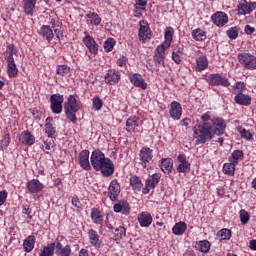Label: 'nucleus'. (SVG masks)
I'll list each match as a JSON object with an SVG mask.
<instances>
[{
	"mask_svg": "<svg viewBox=\"0 0 256 256\" xmlns=\"http://www.w3.org/2000/svg\"><path fill=\"white\" fill-rule=\"evenodd\" d=\"M234 93H243L245 91V82H236L233 86Z\"/></svg>",
	"mask_w": 256,
	"mask_h": 256,
	"instance_id": "nucleus-56",
	"label": "nucleus"
},
{
	"mask_svg": "<svg viewBox=\"0 0 256 256\" xmlns=\"http://www.w3.org/2000/svg\"><path fill=\"white\" fill-rule=\"evenodd\" d=\"M238 61L240 65L247 69L248 71H255L256 70V56L249 53L243 52L238 54Z\"/></svg>",
	"mask_w": 256,
	"mask_h": 256,
	"instance_id": "nucleus-5",
	"label": "nucleus"
},
{
	"mask_svg": "<svg viewBox=\"0 0 256 256\" xmlns=\"http://www.w3.org/2000/svg\"><path fill=\"white\" fill-rule=\"evenodd\" d=\"M160 181H161V174L155 173L149 176L145 181V187L142 189L143 195H149V192L155 189V187L159 185Z\"/></svg>",
	"mask_w": 256,
	"mask_h": 256,
	"instance_id": "nucleus-10",
	"label": "nucleus"
},
{
	"mask_svg": "<svg viewBox=\"0 0 256 256\" xmlns=\"http://www.w3.org/2000/svg\"><path fill=\"white\" fill-rule=\"evenodd\" d=\"M88 235V241L91 247H95L96 249H101V245H103V241L101 240V236H99V233L97 230L91 228L87 232Z\"/></svg>",
	"mask_w": 256,
	"mask_h": 256,
	"instance_id": "nucleus-16",
	"label": "nucleus"
},
{
	"mask_svg": "<svg viewBox=\"0 0 256 256\" xmlns=\"http://www.w3.org/2000/svg\"><path fill=\"white\" fill-rule=\"evenodd\" d=\"M90 163L94 171H100L103 177H111L115 173V164L99 149H95L91 153Z\"/></svg>",
	"mask_w": 256,
	"mask_h": 256,
	"instance_id": "nucleus-2",
	"label": "nucleus"
},
{
	"mask_svg": "<svg viewBox=\"0 0 256 256\" xmlns=\"http://www.w3.org/2000/svg\"><path fill=\"white\" fill-rule=\"evenodd\" d=\"M38 35L48 43H51V41H53V39L55 38V33H53L51 26H47V25L41 26V28L38 30Z\"/></svg>",
	"mask_w": 256,
	"mask_h": 256,
	"instance_id": "nucleus-22",
	"label": "nucleus"
},
{
	"mask_svg": "<svg viewBox=\"0 0 256 256\" xmlns=\"http://www.w3.org/2000/svg\"><path fill=\"white\" fill-rule=\"evenodd\" d=\"M173 35H175V29L171 26L166 27L164 30V42L160 44V46L169 49V47H171V42L173 41Z\"/></svg>",
	"mask_w": 256,
	"mask_h": 256,
	"instance_id": "nucleus-25",
	"label": "nucleus"
},
{
	"mask_svg": "<svg viewBox=\"0 0 256 256\" xmlns=\"http://www.w3.org/2000/svg\"><path fill=\"white\" fill-rule=\"evenodd\" d=\"M81 110L79 95L70 94L64 102V113L69 121L75 125L77 123V113Z\"/></svg>",
	"mask_w": 256,
	"mask_h": 256,
	"instance_id": "nucleus-3",
	"label": "nucleus"
},
{
	"mask_svg": "<svg viewBox=\"0 0 256 256\" xmlns=\"http://www.w3.org/2000/svg\"><path fill=\"white\" fill-rule=\"evenodd\" d=\"M227 122L222 117H213L209 112L200 116V122L193 128V137L196 139V145H205L211 141L215 135L221 137L225 135Z\"/></svg>",
	"mask_w": 256,
	"mask_h": 256,
	"instance_id": "nucleus-1",
	"label": "nucleus"
},
{
	"mask_svg": "<svg viewBox=\"0 0 256 256\" xmlns=\"http://www.w3.org/2000/svg\"><path fill=\"white\" fill-rule=\"evenodd\" d=\"M44 133L47 134L48 139H53L57 135V126L51 116L45 119Z\"/></svg>",
	"mask_w": 256,
	"mask_h": 256,
	"instance_id": "nucleus-18",
	"label": "nucleus"
},
{
	"mask_svg": "<svg viewBox=\"0 0 256 256\" xmlns=\"http://www.w3.org/2000/svg\"><path fill=\"white\" fill-rule=\"evenodd\" d=\"M183 46H178L176 50L172 52V61L176 63V65H180L181 61H183Z\"/></svg>",
	"mask_w": 256,
	"mask_h": 256,
	"instance_id": "nucleus-41",
	"label": "nucleus"
},
{
	"mask_svg": "<svg viewBox=\"0 0 256 256\" xmlns=\"http://www.w3.org/2000/svg\"><path fill=\"white\" fill-rule=\"evenodd\" d=\"M50 29L54 31L56 38L61 40V35H63V32H61L57 27H61V22L59 20H55V18H50L49 25Z\"/></svg>",
	"mask_w": 256,
	"mask_h": 256,
	"instance_id": "nucleus-36",
	"label": "nucleus"
},
{
	"mask_svg": "<svg viewBox=\"0 0 256 256\" xmlns=\"http://www.w3.org/2000/svg\"><path fill=\"white\" fill-rule=\"evenodd\" d=\"M244 32L246 35H253L255 33V28L251 27V25H246L244 28Z\"/></svg>",
	"mask_w": 256,
	"mask_h": 256,
	"instance_id": "nucleus-63",
	"label": "nucleus"
},
{
	"mask_svg": "<svg viewBox=\"0 0 256 256\" xmlns=\"http://www.w3.org/2000/svg\"><path fill=\"white\" fill-rule=\"evenodd\" d=\"M85 37L82 39V43L87 47L91 55H97L99 53V44L95 41L93 36L89 35L88 31H84Z\"/></svg>",
	"mask_w": 256,
	"mask_h": 256,
	"instance_id": "nucleus-9",
	"label": "nucleus"
},
{
	"mask_svg": "<svg viewBox=\"0 0 256 256\" xmlns=\"http://www.w3.org/2000/svg\"><path fill=\"white\" fill-rule=\"evenodd\" d=\"M130 187L135 193H141L143 189V181L141 180V177L137 175H132L129 178Z\"/></svg>",
	"mask_w": 256,
	"mask_h": 256,
	"instance_id": "nucleus-26",
	"label": "nucleus"
},
{
	"mask_svg": "<svg viewBox=\"0 0 256 256\" xmlns=\"http://www.w3.org/2000/svg\"><path fill=\"white\" fill-rule=\"evenodd\" d=\"M160 167L164 173L169 175V173H171V171H173V159L163 158L161 160Z\"/></svg>",
	"mask_w": 256,
	"mask_h": 256,
	"instance_id": "nucleus-38",
	"label": "nucleus"
},
{
	"mask_svg": "<svg viewBox=\"0 0 256 256\" xmlns=\"http://www.w3.org/2000/svg\"><path fill=\"white\" fill-rule=\"evenodd\" d=\"M145 7H147V0H138L135 4V9H142V11H145Z\"/></svg>",
	"mask_w": 256,
	"mask_h": 256,
	"instance_id": "nucleus-60",
	"label": "nucleus"
},
{
	"mask_svg": "<svg viewBox=\"0 0 256 256\" xmlns=\"http://www.w3.org/2000/svg\"><path fill=\"white\" fill-rule=\"evenodd\" d=\"M243 159H245V153H243V150L239 149L234 150L228 157V161L234 165H239V161H243Z\"/></svg>",
	"mask_w": 256,
	"mask_h": 256,
	"instance_id": "nucleus-33",
	"label": "nucleus"
},
{
	"mask_svg": "<svg viewBox=\"0 0 256 256\" xmlns=\"http://www.w3.org/2000/svg\"><path fill=\"white\" fill-rule=\"evenodd\" d=\"M35 243H37V238L34 235H29L23 241V250L25 253H31L35 249Z\"/></svg>",
	"mask_w": 256,
	"mask_h": 256,
	"instance_id": "nucleus-30",
	"label": "nucleus"
},
{
	"mask_svg": "<svg viewBox=\"0 0 256 256\" xmlns=\"http://www.w3.org/2000/svg\"><path fill=\"white\" fill-rule=\"evenodd\" d=\"M92 107L93 109H95V111H101V109L103 108V100L99 97H94L92 99Z\"/></svg>",
	"mask_w": 256,
	"mask_h": 256,
	"instance_id": "nucleus-51",
	"label": "nucleus"
},
{
	"mask_svg": "<svg viewBox=\"0 0 256 256\" xmlns=\"http://www.w3.org/2000/svg\"><path fill=\"white\" fill-rule=\"evenodd\" d=\"M71 203H72L73 207H76L77 209H81L82 204L78 197H73Z\"/></svg>",
	"mask_w": 256,
	"mask_h": 256,
	"instance_id": "nucleus-62",
	"label": "nucleus"
},
{
	"mask_svg": "<svg viewBox=\"0 0 256 256\" xmlns=\"http://www.w3.org/2000/svg\"><path fill=\"white\" fill-rule=\"evenodd\" d=\"M169 115L173 121H179L183 115V107L181 103L172 101L169 108Z\"/></svg>",
	"mask_w": 256,
	"mask_h": 256,
	"instance_id": "nucleus-15",
	"label": "nucleus"
},
{
	"mask_svg": "<svg viewBox=\"0 0 256 256\" xmlns=\"http://www.w3.org/2000/svg\"><path fill=\"white\" fill-rule=\"evenodd\" d=\"M192 39L195 41H205L207 39V32L201 28L194 29L192 31Z\"/></svg>",
	"mask_w": 256,
	"mask_h": 256,
	"instance_id": "nucleus-43",
	"label": "nucleus"
},
{
	"mask_svg": "<svg viewBox=\"0 0 256 256\" xmlns=\"http://www.w3.org/2000/svg\"><path fill=\"white\" fill-rule=\"evenodd\" d=\"M115 213H122V215H129L131 213V206L125 201H119L113 206Z\"/></svg>",
	"mask_w": 256,
	"mask_h": 256,
	"instance_id": "nucleus-28",
	"label": "nucleus"
},
{
	"mask_svg": "<svg viewBox=\"0 0 256 256\" xmlns=\"http://www.w3.org/2000/svg\"><path fill=\"white\" fill-rule=\"evenodd\" d=\"M240 135L242 139H246V141H251L253 139V133L245 128L240 130Z\"/></svg>",
	"mask_w": 256,
	"mask_h": 256,
	"instance_id": "nucleus-55",
	"label": "nucleus"
},
{
	"mask_svg": "<svg viewBox=\"0 0 256 256\" xmlns=\"http://www.w3.org/2000/svg\"><path fill=\"white\" fill-rule=\"evenodd\" d=\"M22 213L23 215H27V219L31 221L33 219V209L31 206L25 204L22 206Z\"/></svg>",
	"mask_w": 256,
	"mask_h": 256,
	"instance_id": "nucleus-52",
	"label": "nucleus"
},
{
	"mask_svg": "<svg viewBox=\"0 0 256 256\" xmlns=\"http://www.w3.org/2000/svg\"><path fill=\"white\" fill-rule=\"evenodd\" d=\"M7 51H9L8 57H13V55H17V53H19L17 47H15L13 44H9L7 46Z\"/></svg>",
	"mask_w": 256,
	"mask_h": 256,
	"instance_id": "nucleus-58",
	"label": "nucleus"
},
{
	"mask_svg": "<svg viewBox=\"0 0 256 256\" xmlns=\"http://www.w3.org/2000/svg\"><path fill=\"white\" fill-rule=\"evenodd\" d=\"M151 161H153V149L142 147L139 153V165H141L143 169H147V167L151 165Z\"/></svg>",
	"mask_w": 256,
	"mask_h": 256,
	"instance_id": "nucleus-8",
	"label": "nucleus"
},
{
	"mask_svg": "<svg viewBox=\"0 0 256 256\" xmlns=\"http://www.w3.org/2000/svg\"><path fill=\"white\" fill-rule=\"evenodd\" d=\"M177 173H190L191 172V163L184 162L180 163L177 168Z\"/></svg>",
	"mask_w": 256,
	"mask_h": 256,
	"instance_id": "nucleus-49",
	"label": "nucleus"
},
{
	"mask_svg": "<svg viewBox=\"0 0 256 256\" xmlns=\"http://www.w3.org/2000/svg\"><path fill=\"white\" fill-rule=\"evenodd\" d=\"M129 81L134 87H138L139 89H142L145 91L147 89L148 85L147 82H145V79L143 76L139 73H134L129 76Z\"/></svg>",
	"mask_w": 256,
	"mask_h": 256,
	"instance_id": "nucleus-21",
	"label": "nucleus"
},
{
	"mask_svg": "<svg viewBox=\"0 0 256 256\" xmlns=\"http://www.w3.org/2000/svg\"><path fill=\"white\" fill-rule=\"evenodd\" d=\"M187 231V223L184 221L177 222L173 228H172V233L173 235L181 236Z\"/></svg>",
	"mask_w": 256,
	"mask_h": 256,
	"instance_id": "nucleus-39",
	"label": "nucleus"
},
{
	"mask_svg": "<svg viewBox=\"0 0 256 256\" xmlns=\"http://www.w3.org/2000/svg\"><path fill=\"white\" fill-rule=\"evenodd\" d=\"M135 127H139V117L132 116L126 120V131L127 133H137V129Z\"/></svg>",
	"mask_w": 256,
	"mask_h": 256,
	"instance_id": "nucleus-29",
	"label": "nucleus"
},
{
	"mask_svg": "<svg viewBox=\"0 0 256 256\" xmlns=\"http://www.w3.org/2000/svg\"><path fill=\"white\" fill-rule=\"evenodd\" d=\"M90 217L95 225H103V213L99 208H92Z\"/></svg>",
	"mask_w": 256,
	"mask_h": 256,
	"instance_id": "nucleus-34",
	"label": "nucleus"
},
{
	"mask_svg": "<svg viewBox=\"0 0 256 256\" xmlns=\"http://www.w3.org/2000/svg\"><path fill=\"white\" fill-rule=\"evenodd\" d=\"M121 195V184L119 180L113 179L108 186V197L110 201L115 202Z\"/></svg>",
	"mask_w": 256,
	"mask_h": 256,
	"instance_id": "nucleus-11",
	"label": "nucleus"
},
{
	"mask_svg": "<svg viewBox=\"0 0 256 256\" xmlns=\"http://www.w3.org/2000/svg\"><path fill=\"white\" fill-rule=\"evenodd\" d=\"M22 4L24 13L30 17H33V14L35 13V5H37V0H23Z\"/></svg>",
	"mask_w": 256,
	"mask_h": 256,
	"instance_id": "nucleus-31",
	"label": "nucleus"
},
{
	"mask_svg": "<svg viewBox=\"0 0 256 256\" xmlns=\"http://www.w3.org/2000/svg\"><path fill=\"white\" fill-rule=\"evenodd\" d=\"M50 109L54 115H61L63 113V104H50Z\"/></svg>",
	"mask_w": 256,
	"mask_h": 256,
	"instance_id": "nucleus-54",
	"label": "nucleus"
},
{
	"mask_svg": "<svg viewBox=\"0 0 256 256\" xmlns=\"http://www.w3.org/2000/svg\"><path fill=\"white\" fill-rule=\"evenodd\" d=\"M206 81L211 87H231L229 78L223 77L219 73L210 74Z\"/></svg>",
	"mask_w": 256,
	"mask_h": 256,
	"instance_id": "nucleus-6",
	"label": "nucleus"
},
{
	"mask_svg": "<svg viewBox=\"0 0 256 256\" xmlns=\"http://www.w3.org/2000/svg\"><path fill=\"white\" fill-rule=\"evenodd\" d=\"M138 221L140 227H149L153 223V217L149 212H142L138 217Z\"/></svg>",
	"mask_w": 256,
	"mask_h": 256,
	"instance_id": "nucleus-32",
	"label": "nucleus"
},
{
	"mask_svg": "<svg viewBox=\"0 0 256 256\" xmlns=\"http://www.w3.org/2000/svg\"><path fill=\"white\" fill-rule=\"evenodd\" d=\"M235 167H237V165L234 164L233 162L224 163L222 171H223L224 175L233 177V176H235Z\"/></svg>",
	"mask_w": 256,
	"mask_h": 256,
	"instance_id": "nucleus-42",
	"label": "nucleus"
},
{
	"mask_svg": "<svg viewBox=\"0 0 256 256\" xmlns=\"http://www.w3.org/2000/svg\"><path fill=\"white\" fill-rule=\"evenodd\" d=\"M126 235H127V229H125V227L119 226L118 228H115L114 230L115 241H121V239H123V237H125Z\"/></svg>",
	"mask_w": 256,
	"mask_h": 256,
	"instance_id": "nucleus-44",
	"label": "nucleus"
},
{
	"mask_svg": "<svg viewBox=\"0 0 256 256\" xmlns=\"http://www.w3.org/2000/svg\"><path fill=\"white\" fill-rule=\"evenodd\" d=\"M129 61V58H127V56H120L117 61H116V65L118 67H127V62Z\"/></svg>",
	"mask_w": 256,
	"mask_h": 256,
	"instance_id": "nucleus-57",
	"label": "nucleus"
},
{
	"mask_svg": "<svg viewBox=\"0 0 256 256\" xmlns=\"http://www.w3.org/2000/svg\"><path fill=\"white\" fill-rule=\"evenodd\" d=\"M169 48H166L165 46L158 45L155 49L153 60L156 64H158L159 67H165V51H167Z\"/></svg>",
	"mask_w": 256,
	"mask_h": 256,
	"instance_id": "nucleus-17",
	"label": "nucleus"
},
{
	"mask_svg": "<svg viewBox=\"0 0 256 256\" xmlns=\"http://www.w3.org/2000/svg\"><path fill=\"white\" fill-rule=\"evenodd\" d=\"M71 253H72V250H68V251H65V250H58L57 251V256H71Z\"/></svg>",
	"mask_w": 256,
	"mask_h": 256,
	"instance_id": "nucleus-64",
	"label": "nucleus"
},
{
	"mask_svg": "<svg viewBox=\"0 0 256 256\" xmlns=\"http://www.w3.org/2000/svg\"><path fill=\"white\" fill-rule=\"evenodd\" d=\"M211 21L216 27H225L229 23V15L223 11H217L211 16Z\"/></svg>",
	"mask_w": 256,
	"mask_h": 256,
	"instance_id": "nucleus-14",
	"label": "nucleus"
},
{
	"mask_svg": "<svg viewBox=\"0 0 256 256\" xmlns=\"http://www.w3.org/2000/svg\"><path fill=\"white\" fill-rule=\"evenodd\" d=\"M87 23L90 25H93L95 27H98V25H101V16L97 14L96 12H88L86 14Z\"/></svg>",
	"mask_w": 256,
	"mask_h": 256,
	"instance_id": "nucleus-37",
	"label": "nucleus"
},
{
	"mask_svg": "<svg viewBox=\"0 0 256 256\" xmlns=\"http://www.w3.org/2000/svg\"><path fill=\"white\" fill-rule=\"evenodd\" d=\"M71 71V67H69L68 65H58L56 68V73L57 75H59L60 77H65L67 75H69Z\"/></svg>",
	"mask_w": 256,
	"mask_h": 256,
	"instance_id": "nucleus-45",
	"label": "nucleus"
},
{
	"mask_svg": "<svg viewBox=\"0 0 256 256\" xmlns=\"http://www.w3.org/2000/svg\"><path fill=\"white\" fill-rule=\"evenodd\" d=\"M151 27H149V22L147 20L139 21V30H138V39L141 43H147V41H151Z\"/></svg>",
	"mask_w": 256,
	"mask_h": 256,
	"instance_id": "nucleus-7",
	"label": "nucleus"
},
{
	"mask_svg": "<svg viewBox=\"0 0 256 256\" xmlns=\"http://www.w3.org/2000/svg\"><path fill=\"white\" fill-rule=\"evenodd\" d=\"M55 145V141H53V139H47L44 141V147L46 149V151H51V149H53Z\"/></svg>",
	"mask_w": 256,
	"mask_h": 256,
	"instance_id": "nucleus-59",
	"label": "nucleus"
},
{
	"mask_svg": "<svg viewBox=\"0 0 256 256\" xmlns=\"http://www.w3.org/2000/svg\"><path fill=\"white\" fill-rule=\"evenodd\" d=\"M8 195L9 194L7 193V190L0 191V207L5 205V201H7Z\"/></svg>",
	"mask_w": 256,
	"mask_h": 256,
	"instance_id": "nucleus-61",
	"label": "nucleus"
},
{
	"mask_svg": "<svg viewBox=\"0 0 256 256\" xmlns=\"http://www.w3.org/2000/svg\"><path fill=\"white\" fill-rule=\"evenodd\" d=\"M256 9V2H248L241 0L237 5L238 15H251L252 11Z\"/></svg>",
	"mask_w": 256,
	"mask_h": 256,
	"instance_id": "nucleus-12",
	"label": "nucleus"
},
{
	"mask_svg": "<svg viewBox=\"0 0 256 256\" xmlns=\"http://www.w3.org/2000/svg\"><path fill=\"white\" fill-rule=\"evenodd\" d=\"M239 215L242 225H247V223H249V212H247L245 209H241L239 211Z\"/></svg>",
	"mask_w": 256,
	"mask_h": 256,
	"instance_id": "nucleus-53",
	"label": "nucleus"
},
{
	"mask_svg": "<svg viewBox=\"0 0 256 256\" xmlns=\"http://www.w3.org/2000/svg\"><path fill=\"white\" fill-rule=\"evenodd\" d=\"M89 150H82L78 154V165H80L81 169L84 171H91V162H89Z\"/></svg>",
	"mask_w": 256,
	"mask_h": 256,
	"instance_id": "nucleus-19",
	"label": "nucleus"
},
{
	"mask_svg": "<svg viewBox=\"0 0 256 256\" xmlns=\"http://www.w3.org/2000/svg\"><path fill=\"white\" fill-rule=\"evenodd\" d=\"M5 59L7 62V75L10 79H14L19 75V69L17 68V64H15V58L6 56Z\"/></svg>",
	"mask_w": 256,
	"mask_h": 256,
	"instance_id": "nucleus-20",
	"label": "nucleus"
},
{
	"mask_svg": "<svg viewBox=\"0 0 256 256\" xmlns=\"http://www.w3.org/2000/svg\"><path fill=\"white\" fill-rule=\"evenodd\" d=\"M207 67H209V61L206 56H200L196 59L195 71L201 73V71H205Z\"/></svg>",
	"mask_w": 256,
	"mask_h": 256,
	"instance_id": "nucleus-35",
	"label": "nucleus"
},
{
	"mask_svg": "<svg viewBox=\"0 0 256 256\" xmlns=\"http://www.w3.org/2000/svg\"><path fill=\"white\" fill-rule=\"evenodd\" d=\"M234 101L237 105L248 107V105H251L252 98L247 94H243V92H238L234 97Z\"/></svg>",
	"mask_w": 256,
	"mask_h": 256,
	"instance_id": "nucleus-27",
	"label": "nucleus"
},
{
	"mask_svg": "<svg viewBox=\"0 0 256 256\" xmlns=\"http://www.w3.org/2000/svg\"><path fill=\"white\" fill-rule=\"evenodd\" d=\"M106 85H118L121 81V72L115 69H110L104 75Z\"/></svg>",
	"mask_w": 256,
	"mask_h": 256,
	"instance_id": "nucleus-13",
	"label": "nucleus"
},
{
	"mask_svg": "<svg viewBox=\"0 0 256 256\" xmlns=\"http://www.w3.org/2000/svg\"><path fill=\"white\" fill-rule=\"evenodd\" d=\"M217 237H220L222 241H229L231 239V230L223 228L217 232Z\"/></svg>",
	"mask_w": 256,
	"mask_h": 256,
	"instance_id": "nucleus-48",
	"label": "nucleus"
},
{
	"mask_svg": "<svg viewBox=\"0 0 256 256\" xmlns=\"http://www.w3.org/2000/svg\"><path fill=\"white\" fill-rule=\"evenodd\" d=\"M115 45H117V41L114 38H108L104 41V51L106 53H111L113 51Z\"/></svg>",
	"mask_w": 256,
	"mask_h": 256,
	"instance_id": "nucleus-46",
	"label": "nucleus"
},
{
	"mask_svg": "<svg viewBox=\"0 0 256 256\" xmlns=\"http://www.w3.org/2000/svg\"><path fill=\"white\" fill-rule=\"evenodd\" d=\"M64 101H65V97L59 93L52 94L50 96V104L63 105Z\"/></svg>",
	"mask_w": 256,
	"mask_h": 256,
	"instance_id": "nucleus-47",
	"label": "nucleus"
},
{
	"mask_svg": "<svg viewBox=\"0 0 256 256\" xmlns=\"http://www.w3.org/2000/svg\"><path fill=\"white\" fill-rule=\"evenodd\" d=\"M196 244V249L197 251H200V253L207 254L211 251V242H209V240H200L196 242Z\"/></svg>",
	"mask_w": 256,
	"mask_h": 256,
	"instance_id": "nucleus-40",
	"label": "nucleus"
},
{
	"mask_svg": "<svg viewBox=\"0 0 256 256\" xmlns=\"http://www.w3.org/2000/svg\"><path fill=\"white\" fill-rule=\"evenodd\" d=\"M19 141L22 145H35V135L29 132V130H24L19 136Z\"/></svg>",
	"mask_w": 256,
	"mask_h": 256,
	"instance_id": "nucleus-24",
	"label": "nucleus"
},
{
	"mask_svg": "<svg viewBox=\"0 0 256 256\" xmlns=\"http://www.w3.org/2000/svg\"><path fill=\"white\" fill-rule=\"evenodd\" d=\"M71 245H63L59 239H56L55 242H52L48 244L47 246H44L42 249H40L39 256H53L57 255L58 251H70Z\"/></svg>",
	"mask_w": 256,
	"mask_h": 256,
	"instance_id": "nucleus-4",
	"label": "nucleus"
},
{
	"mask_svg": "<svg viewBox=\"0 0 256 256\" xmlns=\"http://www.w3.org/2000/svg\"><path fill=\"white\" fill-rule=\"evenodd\" d=\"M26 187L29 193H34V194L41 193V191L45 189V185H43V183H41L39 179H32L28 181V183L26 184Z\"/></svg>",
	"mask_w": 256,
	"mask_h": 256,
	"instance_id": "nucleus-23",
	"label": "nucleus"
},
{
	"mask_svg": "<svg viewBox=\"0 0 256 256\" xmlns=\"http://www.w3.org/2000/svg\"><path fill=\"white\" fill-rule=\"evenodd\" d=\"M226 35L229 37V39H232V40L237 39V37H239V27L234 26L229 28L226 31Z\"/></svg>",
	"mask_w": 256,
	"mask_h": 256,
	"instance_id": "nucleus-50",
	"label": "nucleus"
}]
</instances>
